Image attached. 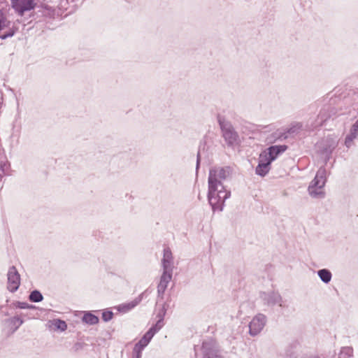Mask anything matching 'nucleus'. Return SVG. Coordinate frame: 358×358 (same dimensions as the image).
I'll return each mask as SVG.
<instances>
[{
  "label": "nucleus",
  "instance_id": "f257e3e1",
  "mask_svg": "<svg viewBox=\"0 0 358 358\" xmlns=\"http://www.w3.org/2000/svg\"><path fill=\"white\" fill-rule=\"evenodd\" d=\"M231 174L229 167H214L210 169L208 184V200L213 211H222L231 191L225 185Z\"/></svg>",
  "mask_w": 358,
  "mask_h": 358
},
{
  "label": "nucleus",
  "instance_id": "f03ea898",
  "mask_svg": "<svg viewBox=\"0 0 358 358\" xmlns=\"http://www.w3.org/2000/svg\"><path fill=\"white\" fill-rule=\"evenodd\" d=\"M327 180V171L324 166H321L315 178L308 187V195L315 199H323L326 196L325 185Z\"/></svg>",
  "mask_w": 358,
  "mask_h": 358
},
{
  "label": "nucleus",
  "instance_id": "7ed1b4c3",
  "mask_svg": "<svg viewBox=\"0 0 358 358\" xmlns=\"http://www.w3.org/2000/svg\"><path fill=\"white\" fill-rule=\"evenodd\" d=\"M166 310L163 308L162 312L159 313V320L156 324L150 328V329L144 334L141 340L135 345L134 352L136 354V358H141L143 350L148 345L152 337L157 333L164 326V316Z\"/></svg>",
  "mask_w": 358,
  "mask_h": 358
},
{
  "label": "nucleus",
  "instance_id": "20e7f679",
  "mask_svg": "<svg viewBox=\"0 0 358 358\" xmlns=\"http://www.w3.org/2000/svg\"><path fill=\"white\" fill-rule=\"evenodd\" d=\"M338 140L334 136H327L316 145L317 152L324 156L325 161L329 159L333 150L336 148Z\"/></svg>",
  "mask_w": 358,
  "mask_h": 358
},
{
  "label": "nucleus",
  "instance_id": "39448f33",
  "mask_svg": "<svg viewBox=\"0 0 358 358\" xmlns=\"http://www.w3.org/2000/svg\"><path fill=\"white\" fill-rule=\"evenodd\" d=\"M260 299L263 303L268 306L272 307L275 305H278L282 308L286 307L285 301L278 292L268 291L261 292Z\"/></svg>",
  "mask_w": 358,
  "mask_h": 358
},
{
  "label": "nucleus",
  "instance_id": "423d86ee",
  "mask_svg": "<svg viewBox=\"0 0 358 358\" xmlns=\"http://www.w3.org/2000/svg\"><path fill=\"white\" fill-rule=\"evenodd\" d=\"M266 323V317L263 314H257L249 324V333L251 336L258 335L264 329Z\"/></svg>",
  "mask_w": 358,
  "mask_h": 358
},
{
  "label": "nucleus",
  "instance_id": "0eeeda50",
  "mask_svg": "<svg viewBox=\"0 0 358 358\" xmlns=\"http://www.w3.org/2000/svg\"><path fill=\"white\" fill-rule=\"evenodd\" d=\"M3 30L6 31L4 34L0 35L1 39L13 36L16 31L13 24L6 18L3 12L0 10V31Z\"/></svg>",
  "mask_w": 358,
  "mask_h": 358
},
{
  "label": "nucleus",
  "instance_id": "6e6552de",
  "mask_svg": "<svg viewBox=\"0 0 358 358\" xmlns=\"http://www.w3.org/2000/svg\"><path fill=\"white\" fill-rule=\"evenodd\" d=\"M20 285V278L15 267L12 266L8 272V289L10 292H15Z\"/></svg>",
  "mask_w": 358,
  "mask_h": 358
},
{
  "label": "nucleus",
  "instance_id": "1a4fd4ad",
  "mask_svg": "<svg viewBox=\"0 0 358 358\" xmlns=\"http://www.w3.org/2000/svg\"><path fill=\"white\" fill-rule=\"evenodd\" d=\"M287 148L285 145H272L269 147L267 150L261 153L262 155H266L264 157L267 158L271 162L275 160L277 157L284 152Z\"/></svg>",
  "mask_w": 358,
  "mask_h": 358
},
{
  "label": "nucleus",
  "instance_id": "9d476101",
  "mask_svg": "<svg viewBox=\"0 0 358 358\" xmlns=\"http://www.w3.org/2000/svg\"><path fill=\"white\" fill-rule=\"evenodd\" d=\"M13 8L21 15L34 7V0H11Z\"/></svg>",
  "mask_w": 358,
  "mask_h": 358
},
{
  "label": "nucleus",
  "instance_id": "9b49d317",
  "mask_svg": "<svg viewBox=\"0 0 358 358\" xmlns=\"http://www.w3.org/2000/svg\"><path fill=\"white\" fill-rule=\"evenodd\" d=\"M172 274L173 271L163 270V273L157 286V292L159 296L164 293L169 283L172 279Z\"/></svg>",
  "mask_w": 358,
  "mask_h": 358
},
{
  "label": "nucleus",
  "instance_id": "f8f14e48",
  "mask_svg": "<svg viewBox=\"0 0 358 358\" xmlns=\"http://www.w3.org/2000/svg\"><path fill=\"white\" fill-rule=\"evenodd\" d=\"M223 137L226 142L229 145H233L237 141L238 135L231 125L221 124Z\"/></svg>",
  "mask_w": 358,
  "mask_h": 358
},
{
  "label": "nucleus",
  "instance_id": "ddd939ff",
  "mask_svg": "<svg viewBox=\"0 0 358 358\" xmlns=\"http://www.w3.org/2000/svg\"><path fill=\"white\" fill-rule=\"evenodd\" d=\"M266 155H262L260 154L259 158V164L256 167V173L261 176H266L269 170H270V165L271 162L267 159V158L264 157Z\"/></svg>",
  "mask_w": 358,
  "mask_h": 358
},
{
  "label": "nucleus",
  "instance_id": "4468645a",
  "mask_svg": "<svg viewBox=\"0 0 358 358\" xmlns=\"http://www.w3.org/2000/svg\"><path fill=\"white\" fill-rule=\"evenodd\" d=\"M163 270L173 271V259L171 250L169 248H164L163 259L162 260Z\"/></svg>",
  "mask_w": 358,
  "mask_h": 358
},
{
  "label": "nucleus",
  "instance_id": "2eb2a0df",
  "mask_svg": "<svg viewBox=\"0 0 358 358\" xmlns=\"http://www.w3.org/2000/svg\"><path fill=\"white\" fill-rule=\"evenodd\" d=\"M203 351L206 358H220L217 350L214 344L210 342H203Z\"/></svg>",
  "mask_w": 358,
  "mask_h": 358
},
{
  "label": "nucleus",
  "instance_id": "dca6fc26",
  "mask_svg": "<svg viewBox=\"0 0 358 358\" xmlns=\"http://www.w3.org/2000/svg\"><path fill=\"white\" fill-rule=\"evenodd\" d=\"M358 137V120L352 125L349 134L346 136L345 139V145L347 148H350L355 139Z\"/></svg>",
  "mask_w": 358,
  "mask_h": 358
},
{
  "label": "nucleus",
  "instance_id": "f3484780",
  "mask_svg": "<svg viewBox=\"0 0 358 358\" xmlns=\"http://www.w3.org/2000/svg\"><path fill=\"white\" fill-rule=\"evenodd\" d=\"M141 301V299L139 296L130 302L119 305L117 308L120 312L127 313L136 307Z\"/></svg>",
  "mask_w": 358,
  "mask_h": 358
},
{
  "label": "nucleus",
  "instance_id": "a211bd4d",
  "mask_svg": "<svg viewBox=\"0 0 358 358\" xmlns=\"http://www.w3.org/2000/svg\"><path fill=\"white\" fill-rule=\"evenodd\" d=\"M317 275L320 280L326 284L329 283L332 278L331 271L327 268H322L317 271Z\"/></svg>",
  "mask_w": 358,
  "mask_h": 358
},
{
  "label": "nucleus",
  "instance_id": "6ab92c4d",
  "mask_svg": "<svg viewBox=\"0 0 358 358\" xmlns=\"http://www.w3.org/2000/svg\"><path fill=\"white\" fill-rule=\"evenodd\" d=\"M11 327L12 333L15 332L24 322L23 320L18 316L13 317L7 320Z\"/></svg>",
  "mask_w": 358,
  "mask_h": 358
},
{
  "label": "nucleus",
  "instance_id": "aec40b11",
  "mask_svg": "<svg viewBox=\"0 0 358 358\" xmlns=\"http://www.w3.org/2000/svg\"><path fill=\"white\" fill-rule=\"evenodd\" d=\"M83 321L86 324L93 325L99 322V318L97 316L87 312L84 314Z\"/></svg>",
  "mask_w": 358,
  "mask_h": 358
},
{
  "label": "nucleus",
  "instance_id": "412c9836",
  "mask_svg": "<svg viewBox=\"0 0 358 358\" xmlns=\"http://www.w3.org/2000/svg\"><path fill=\"white\" fill-rule=\"evenodd\" d=\"M52 325L55 329L60 330L62 331H65L67 329L66 323L59 319H55L51 321Z\"/></svg>",
  "mask_w": 358,
  "mask_h": 358
},
{
  "label": "nucleus",
  "instance_id": "4be33fe9",
  "mask_svg": "<svg viewBox=\"0 0 358 358\" xmlns=\"http://www.w3.org/2000/svg\"><path fill=\"white\" fill-rule=\"evenodd\" d=\"M29 300L32 302H40L43 299V296L41 293L38 290H34L29 294Z\"/></svg>",
  "mask_w": 358,
  "mask_h": 358
},
{
  "label": "nucleus",
  "instance_id": "5701e85b",
  "mask_svg": "<svg viewBox=\"0 0 358 358\" xmlns=\"http://www.w3.org/2000/svg\"><path fill=\"white\" fill-rule=\"evenodd\" d=\"M331 111H329V108H323L320 111L318 117L320 119L321 122H325L327 120L328 118H329L331 115L330 114Z\"/></svg>",
  "mask_w": 358,
  "mask_h": 358
},
{
  "label": "nucleus",
  "instance_id": "b1692460",
  "mask_svg": "<svg viewBox=\"0 0 358 358\" xmlns=\"http://www.w3.org/2000/svg\"><path fill=\"white\" fill-rule=\"evenodd\" d=\"M352 353V350L351 348H343L341 350V352L339 355V358H343V357H344V355H348V357H351Z\"/></svg>",
  "mask_w": 358,
  "mask_h": 358
},
{
  "label": "nucleus",
  "instance_id": "393cba45",
  "mask_svg": "<svg viewBox=\"0 0 358 358\" xmlns=\"http://www.w3.org/2000/svg\"><path fill=\"white\" fill-rule=\"evenodd\" d=\"M113 312L109 311V310H105L102 313V319L105 322L110 321L113 318Z\"/></svg>",
  "mask_w": 358,
  "mask_h": 358
},
{
  "label": "nucleus",
  "instance_id": "a878e982",
  "mask_svg": "<svg viewBox=\"0 0 358 358\" xmlns=\"http://www.w3.org/2000/svg\"><path fill=\"white\" fill-rule=\"evenodd\" d=\"M17 308L21 309H27V308H34V306L32 305H29L26 302H17Z\"/></svg>",
  "mask_w": 358,
  "mask_h": 358
},
{
  "label": "nucleus",
  "instance_id": "bb28decb",
  "mask_svg": "<svg viewBox=\"0 0 358 358\" xmlns=\"http://www.w3.org/2000/svg\"><path fill=\"white\" fill-rule=\"evenodd\" d=\"M83 343H76L73 345V350L75 352H78L80 350L83 349Z\"/></svg>",
  "mask_w": 358,
  "mask_h": 358
},
{
  "label": "nucleus",
  "instance_id": "cd10ccee",
  "mask_svg": "<svg viewBox=\"0 0 358 358\" xmlns=\"http://www.w3.org/2000/svg\"><path fill=\"white\" fill-rule=\"evenodd\" d=\"M199 162H200V154L199 152L197 155L196 169H199Z\"/></svg>",
  "mask_w": 358,
  "mask_h": 358
},
{
  "label": "nucleus",
  "instance_id": "c85d7f7f",
  "mask_svg": "<svg viewBox=\"0 0 358 358\" xmlns=\"http://www.w3.org/2000/svg\"><path fill=\"white\" fill-rule=\"evenodd\" d=\"M290 358H292V357H290ZM301 358H303V357H301Z\"/></svg>",
  "mask_w": 358,
  "mask_h": 358
}]
</instances>
